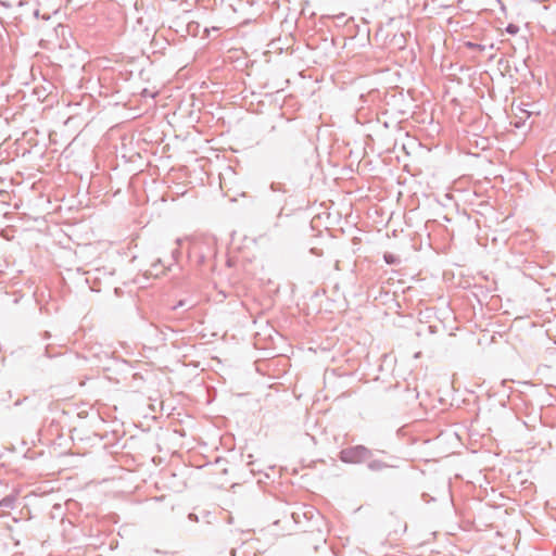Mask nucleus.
<instances>
[{
  "instance_id": "9",
  "label": "nucleus",
  "mask_w": 556,
  "mask_h": 556,
  "mask_svg": "<svg viewBox=\"0 0 556 556\" xmlns=\"http://www.w3.org/2000/svg\"><path fill=\"white\" fill-rule=\"evenodd\" d=\"M506 31L510 35H516L519 31V26L515 24H508L506 27Z\"/></svg>"
},
{
  "instance_id": "11",
  "label": "nucleus",
  "mask_w": 556,
  "mask_h": 556,
  "mask_svg": "<svg viewBox=\"0 0 556 556\" xmlns=\"http://www.w3.org/2000/svg\"><path fill=\"white\" fill-rule=\"evenodd\" d=\"M270 188L273 191H282V192H286L283 186L281 184H276V182H273L270 185Z\"/></svg>"
},
{
  "instance_id": "3",
  "label": "nucleus",
  "mask_w": 556,
  "mask_h": 556,
  "mask_svg": "<svg viewBox=\"0 0 556 556\" xmlns=\"http://www.w3.org/2000/svg\"><path fill=\"white\" fill-rule=\"evenodd\" d=\"M370 457V451L362 445L346 447L341 451L340 458L344 463H362Z\"/></svg>"
},
{
  "instance_id": "5",
  "label": "nucleus",
  "mask_w": 556,
  "mask_h": 556,
  "mask_svg": "<svg viewBox=\"0 0 556 556\" xmlns=\"http://www.w3.org/2000/svg\"><path fill=\"white\" fill-rule=\"evenodd\" d=\"M463 46L473 52H477V53H482L488 49H490V50L494 49V43L481 45V43H477V42L469 41V40L464 41Z\"/></svg>"
},
{
  "instance_id": "7",
  "label": "nucleus",
  "mask_w": 556,
  "mask_h": 556,
  "mask_svg": "<svg viewBox=\"0 0 556 556\" xmlns=\"http://www.w3.org/2000/svg\"><path fill=\"white\" fill-rule=\"evenodd\" d=\"M383 260L388 265H400L401 264V258L397 255L390 253V252H386L383 254Z\"/></svg>"
},
{
  "instance_id": "4",
  "label": "nucleus",
  "mask_w": 556,
  "mask_h": 556,
  "mask_svg": "<svg viewBox=\"0 0 556 556\" xmlns=\"http://www.w3.org/2000/svg\"><path fill=\"white\" fill-rule=\"evenodd\" d=\"M180 251L178 248H176L170 252L168 260L157 258L154 263H152L151 274L159 276L160 274H165L167 270H170L172 266L177 263Z\"/></svg>"
},
{
  "instance_id": "2",
  "label": "nucleus",
  "mask_w": 556,
  "mask_h": 556,
  "mask_svg": "<svg viewBox=\"0 0 556 556\" xmlns=\"http://www.w3.org/2000/svg\"><path fill=\"white\" fill-rule=\"evenodd\" d=\"M215 254L213 240L200 239L194 240L189 245L188 257L197 265L204 264L208 258Z\"/></svg>"
},
{
  "instance_id": "6",
  "label": "nucleus",
  "mask_w": 556,
  "mask_h": 556,
  "mask_svg": "<svg viewBox=\"0 0 556 556\" xmlns=\"http://www.w3.org/2000/svg\"><path fill=\"white\" fill-rule=\"evenodd\" d=\"M197 302L198 301L192 299V298L181 299L176 304H174L170 308L172 309H177L179 307H187V309H191L192 307H194Z\"/></svg>"
},
{
  "instance_id": "13",
  "label": "nucleus",
  "mask_w": 556,
  "mask_h": 556,
  "mask_svg": "<svg viewBox=\"0 0 556 556\" xmlns=\"http://www.w3.org/2000/svg\"><path fill=\"white\" fill-rule=\"evenodd\" d=\"M1 236H2V238H8V236L3 229H2Z\"/></svg>"
},
{
  "instance_id": "12",
  "label": "nucleus",
  "mask_w": 556,
  "mask_h": 556,
  "mask_svg": "<svg viewBox=\"0 0 556 556\" xmlns=\"http://www.w3.org/2000/svg\"><path fill=\"white\" fill-rule=\"evenodd\" d=\"M1 197H2V206L3 205H9L8 202H7V198H10L9 192H7L5 190H2Z\"/></svg>"
},
{
  "instance_id": "10",
  "label": "nucleus",
  "mask_w": 556,
  "mask_h": 556,
  "mask_svg": "<svg viewBox=\"0 0 556 556\" xmlns=\"http://www.w3.org/2000/svg\"><path fill=\"white\" fill-rule=\"evenodd\" d=\"M3 302H16V299L9 292H5L4 294H2V303Z\"/></svg>"
},
{
  "instance_id": "8",
  "label": "nucleus",
  "mask_w": 556,
  "mask_h": 556,
  "mask_svg": "<svg viewBox=\"0 0 556 556\" xmlns=\"http://www.w3.org/2000/svg\"><path fill=\"white\" fill-rule=\"evenodd\" d=\"M23 4V0H2V8H14L21 7Z\"/></svg>"
},
{
  "instance_id": "1",
  "label": "nucleus",
  "mask_w": 556,
  "mask_h": 556,
  "mask_svg": "<svg viewBox=\"0 0 556 556\" xmlns=\"http://www.w3.org/2000/svg\"><path fill=\"white\" fill-rule=\"evenodd\" d=\"M2 118L8 126H11L12 129L7 134L2 128V136L4 140H2V147L8 144V147L2 150V163L14 161V159L18 155H24L27 152L26 148L20 147V137L24 136V131L22 130V122L23 114L12 113L10 109H2Z\"/></svg>"
}]
</instances>
